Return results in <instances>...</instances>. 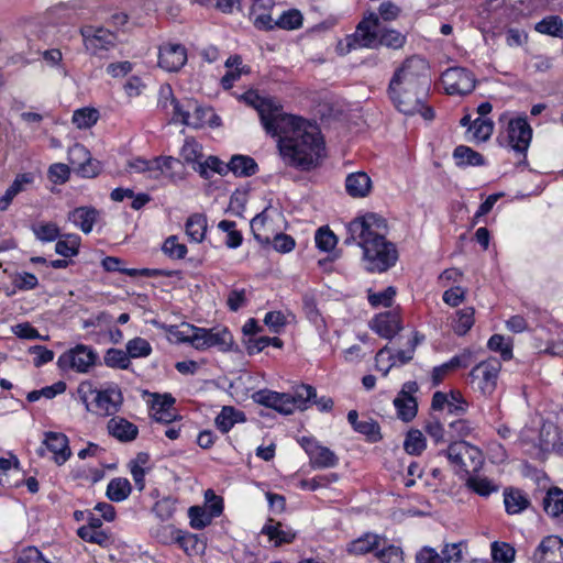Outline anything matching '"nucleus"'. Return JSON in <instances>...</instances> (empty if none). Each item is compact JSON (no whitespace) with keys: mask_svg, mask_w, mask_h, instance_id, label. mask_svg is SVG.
<instances>
[{"mask_svg":"<svg viewBox=\"0 0 563 563\" xmlns=\"http://www.w3.org/2000/svg\"><path fill=\"white\" fill-rule=\"evenodd\" d=\"M255 108L265 131L278 139L280 155L288 164L303 169L316 166L323 151L319 128L301 118L285 113L271 99L256 97Z\"/></svg>","mask_w":563,"mask_h":563,"instance_id":"nucleus-1","label":"nucleus"},{"mask_svg":"<svg viewBox=\"0 0 563 563\" xmlns=\"http://www.w3.org/2000/svg\"><path fill=\"white\" fill-rule=\"evenodd\" d=\"M379 16L372 12L365 16L357 25L354 34L349 37V47L374 48L377 45H384L389 48H401L406 43V36L396 30H386L382 34L378 31Z\"/></svg>","mask_w":563,"mask_h":563,"instance_id":"nucleus-2","label":"nucleus"},{"mask_svg":"<svg viewBox=\"0 0 563 563\" xmlns=\"http://www.w3.org/2000/svg\"><path fill=\"white\" fill-rule=\"evenodd\" d=\"M350 236L346 243L354 242L357 246H394L387 240L388 225L386 220L376 213H366L350 222Z\"/></svg>","mask_w":563,"mask_h":563,"instance_id":"nucleus-3","label":"nucleus"},{"mask_svg":"<svg viewBox=\"0 0 563 563\" xmlns=\"http://www.w3.org/2000/svg\"><path fill=\"white\" fill-rule=\"evenodd\" d=\"M430 82L428 62L420 56L407 58L394 73L388 89L407 88L427 92Z\"/></svg>","mask_w":563,"mask_h":563,"instance_id":"nucleus-4","label":"nucleus"},{"mask_svg":"<svg viewBox=\"0 0 563 563\" xmlns=\"http://www.w3.org/2000/svg\"><path fill=\"white\" fill-rule=\"evenodd\" d=\"M78 394L82 402L86 405L87 410H90L88 396L95 394L93 411L103 417L117 413L123 402L122 393L117 386L109 387L104 390H97L92 388L90 383L84 382L78 387Z\"/></svg>","mask_w":563,"mask_h":563,"instance_id":"nucleus-5","label":"nucleus"},{"mask_svg":"<svg viewBox=\"0 0 563 563\" xmlns=\"http://www.w3.org/2000/svg\"><path fill=\"white\" fill-rule=\"evenodd\" d=\"M426 93L407 88L388 89V96L398 111L406 115L420 113L426 120H432L434 117L433 110L423 106Z\"/></svg>","mask_w":563,"mask_h":563,"instance_id":"nucleus-6","label":"nucleus"},{"mask_svg":"<svg viewBox=\"0 0 563 563\" xmlns=\"http://www.w3.org/2000/svg\"><path fill=\"white\" fill-rule=\"evenodd\" d=\"M162 96H172V89L169 86L163 87L161 90ZM170 106L173 108V121L180 122L184 125L200 129L203 128L212 115L211 111L203 109L195 103L188 102L186 107L179 104L175 99H170Z\"/></svg>","mask_w":563,"mask_h":563,"instance_id":"nucleus-7","label":"nucleus"},{"mask_svg":"<svg viewBox=\"0 0 563 563\" xmlns=\"http://www.w3.org/2000/svg\"><path fill=\"white\" fill-rule=\"evenodd\" d=\"M195 331L196 335L192 336V347L198 351L217 347L221 352H229L233 347L234 339L227 327L199 328Z\"/></svg>","mask_w":563,"mask_h":563,"instance_id":"nucleus-8","label":"nucleus"},{"mask_svg":"<svg viewBox=\"0 0 563 563\" xmlns=\"http://www.w3.org/2000/svg\"><path fill=\"white\" fill-rule=\"evenodd\" d=\"M500 369L501 362L496 357H490L472 368L471 382L484 396H489L497 387Z\"/></svg>","mask_w":563,"mask_h":563,"instance_id":"nucleus-9","label":"nucleus"},{"mask_svg":"<svg viewBox=\"0 0 563 563\" xmlns=\"http://www.w3.org/2000/svg\"><path fill=\"white\" fill-rule=\"evenodd\" d=\"M98 353L88 345L77 344L63 353L57 361L60 369H74L78 373H88L97 364Z\"/></svg>","mask_w":563,"mask_h":563,"instance_id":"nucleus-10","label":"nucleus"},{"mask_svg":"<svg viewBox=\"0 0 563 563\" xmlns=\"http://www.w3.org/2000/svg\"><path fill=\"white\" fill-rule=\"evenodd\" d=\"M268 219L267 209L252 219L251 229L256 241L261 244H274V246H295V240L289 235L275 232Z\"/></svg>","mask_w":563,"mask_h":563,"instance_id":"nucleus-11","label":"nucleus"},{"mask_svg":"<svg viewBox=\"0 0 563 563\" xmlns=\"http://www.w3.org/2000/svg\"><path fill=\"white\" fill-rule=\"evenodd\" d=\"M444 90L448 95L464 96L471 93L475 88L474 75L462 67L446 69L441 77Z\"/></svg>","mask_w":563,"mask_h":563,"instance_id":"nucleus-12","label":"nucleus"},{"mask_svg":"<svg viewBox=\"0 0 563 563\" xmlns=\"http://www.w3.org/2000/svg\"><path fill=\"white\" fill-rule=\"evenodd\" d=\"M79 33L86 51L93 55L111 49L117 42L115 34L103 27L85 25L80 27Z\"/></svg>","mask_w":563,"mask_h":563,"instance_id":"nucleus-13","label":"nucleus"},{"mask_svg":"<svg viewBox=\"0 0 563 563\" xmlns=\"http://www.w3.org/2000/svg\"><path fill=\"white\" fill-rule=\"evenodd\" d=\"M419 390L416 382H406L394 399L397 417L404 422H410L418 412V401L415 394Z\"/></svg>","mask_w":563,"mask_h":563,"instance_id":"nucleus-14","label":"nucleus"},{"mask_svg":"<svg viewBox=\"0 0 563 563\" xmlns=\"http://www.w3.org/2000/svg\"><path fill=\"white\" fill-rule=\"evenodd\" d=\"M68 162L82 177L91 178L100 173V163L91 158L89 151L81 144H74L68 151Z\"/></svg>","mask_w":563,"mask_h":563,"instance_id":"nucleus-15","label":"nucleus"},{"mask_svg":"<svg viewBox=\"0 0 563 563\" xmlns=\"http://www.w3.org/2000/svg\"><path fill=\"white\" fill-rule=\"evenodd\" d=\"M187 62V48L179 43L167 42L158 48V66L165 71L175 73Z\"/></svg>","mask_w":563,"mask_h":563,"instance_id":"nucleus-16","label":"nucleus"},{"mask_svg":"<svg viewBox=\"0 0 563 563\" xmlns=\"http://www.w3.org/2000/svg\"><path fill=\"white\" fill-rule=\"evenodd\" d=\"M300 445L309 455L310 464L317 468L334 467L339 457L327 446L320 445L314 439L302 437Z\"/></svg>","mask_w":563,"mask_h":563,"instance_id":"nucleus-17","label":"nucleus"},{"mask_svg":"<svg viewBox=\"0 0 563 563\" xmlns=\"http://www.w3.org/2000/svg\"><path fill=\"white\" fill-rule=\"evenodd\" d=\"M363 251L365 268L371 273L386 272L398 260L397 249H363Z\"/></svg>","mask_w":563,"mask_h":563,"instance_id":"nucleus-18","label":"nucleus"},{"mask_svg":"<svg viewBox=\"0 0 563 563\" xmlns=\"http://www.w3.org/2000/svg\"><path fill=\"white\" fill-rule=\"evenodd\" d=\"M274 7L273 0H238V9L249 10V16L260 29H272L273 18L271 11Z\"/></svg>","mask_w":563,"mask_h":563,"instance_id":"nucleus-19","label":"nucleus"},{"mask_svg":"<svg viewBox=\"0 0 563 563\" xmlns=\"http://www.w3.org/2000/svg\"><path fill=\"white\" fill-rule=\"evenodd\" d=\"M533 563H563V540L558 536L542 539L532 555Z\"/></svg>","mask_w":563,"mask_h":563,"instance_id":"nucleus-20","label":"nucleus"},{"mask_svg":"<svg viewBox=\"0 0 563 563\" xmlns=\"http://www.w3.org/2000/svg\"><path fill=\"white\" fill-rule=\"evenodd\" d=\"M369 328L380 338L391 340L402 329L401 318L394 310L380 312L369 321Z\"/></svg>","mask_w":563,"mask_h":563,"instance_id":"nucleus-21","label":"nucleus"},{"mask_svg":"<svg viewBox=\"0 0 563 563\" xmlns=\"http://www.w3.org/2000/svg\"><path fill=\"white\" fill-rule=\"evenodd\" d=\"M532 139V129L525 118L512 119L508 123V140L512 150L525 153Z\"/></svg>","mask_w":563,"mask_h":563,"instance_id":"nucleus-22","label":"nucleus"},{"mask_svg":"<svg viewBox=\"0 0 563 563\" xmlns=\"http://www.w3.org/2000/svg\"><path fill=\"white\" fill-rule=\"evenodd\" d=\"M43 444L54 454V461L63 465L71 455L68 438L60 432H45Z\"/></svg>","mask_w":563,"mask_h":563,"instance_id":"nucleus-23","label":"nucleus"},{"mask_svg":"<svg viewBox=\"0 0 563 563\" xmlns=\"http://www.w3.org/2000/svg\"><path fill=\"white\" fill-rule=\"evenodd\" d=\"M33 231L42 242H52L59 238L56 246H79L80 244V238L76 234L59 235V230L54 223L40 224Z\"/></svg>","mask_w":563,"mask_h":563,"instance_id":"nucleus-24","label":"nucleus"},{"mask_svg":"<svg viewBox=\"0 0 563 563\" xmlns=\"http://www.w3.org/2000/svg\"><path fill=\"white\" fill-rule=\"evenodd\" d=\"M466 453H475L476 457L479 459V450L465 441L452 442L446 450L440 452V454H444L452 464L457 465L461 471L468 474L471 471L464 461Z\"/></svg>","mask_w":563,"mask_h":563,"instance_id":"nucleus-25","label":"nucleus"},{"mask_svg":"<svg viewBox=\"0 0 563 563\" xmlns=\"http://www.w3.org/2000/svg\"><path fill=\"white\" fill-rule=\"evenodd\" d=\"M34 179L33 173L18 174L4 195L0 197V211L8 210L13 199L19 194L26 191L33 185Z\"/></svg>","mask_w":563,"mask_h":563,"instance_id":"nucleus-26","label":"nucleus"},{"mask_svg":"<svg viewBox=\"0 0 563 563\" xmlns=\"http://www.w3.org/2000/svg\"><path fill=\"white\" fill-rule=\"evenodd\" d=\"M107 429L110 435L120 442H131L136 439L139 428L122 417H113L108 421Z\"/></svg>","mask_w":563,"mask_h":563,"instance_id":"nucleus-27","label":"nucleus"},{"mask_svg":"<svg viewBox=\"0 0 563 563\" xmlns=\"http://www.w3.org/2000/svg\"><path fill=\"white\" fill-rule=\"evenodd\" d=\"M472 358V352L464 350L460 355L453 356L449 362L435 366L432 371L433 385H439L451 371L466 368Z\"/></svg>","mask_w":563,"mask_h":563,"instance_id":"nucleus-28","label":"nucleus"},{"mask_svg":"<svg viewBox=\"0 0 563 563\" xmlns=\"http://www.w3.org/2000/svg\"><path fill=\"white\" fill-rule=\"evenodd\" d=\"M345 189L353 198L367 197L372 190L371 177L364 172L352 173L345 179Z\"/></svg>","mask_w":563,"mask_h":563,"instance_id":"nucleus-29","label":"nucleus"},{"mask_svg":"<svg viewBox=\"0 0 563 563\" xmlns=\"http://www.w3.org/2000/svg\"><path fill=\"white\" fill-rule=\"evenodd\" d=\"M543 511L553 519H563V489L550 487L542 498Z\"/></svg>","mask_w":563,"mask_h":563,"instance_id":"nucleus-30","label":"nucleus"},{"mask_svg":"<svg viewBox=\"0 0 563 563\" xmlns=\"http://www.w3.org/2000/svg\"><path fill=\"white\" fill-rule=\"evenodd\" d=\"M504 504L508 515H517L530 507V500L519 488L507 487L504 490Z\"/></svg>","mask_w":563,"mask_h":563,"instance_id":"nucleus-31","label":"nucleus"},{"mask_svg":"<svg viewBox=\"0 0 563 563\" xmlns=\"http://www.w3.org/2000/svg\"><path fill=\"white\" fill-rule=\"evenodd\" d=\"M157 162V172L156 177L154 179H159L162 177L168 178L172 181H176L183 178V163L173 157V156H161L156 157Z\"/></svg>","mask_w":563,"mask_h":563,"instance_id":"nucleus-32","label":"nucleus"},{"mask_svg":"<svg viewBox=\"0 0 563 563\" xmlns=\"http://www.w3.org/2000/svg\"><path fill=\"white\" fill-rule=\"evenodd\" d=\"M424 336L419 332H415L412 339L407 342V349L398 350L395 354H389L390 364L385 368L384 376H387L389 369L396 365H405L409 363L415 355L416 347L423 341Z\"/></svg>","mask_w":563,"mask_h":563,"instance_id":"nucleus-33","label":"nucleus"},{"mask_svg":"<svg viewBox=\"0 0 563 563\" xmlns=\"http://www.w3.org/2000/svg\"><path fill=\"white\" fill-rule=\"evenodd\" d=\"M97 218L98 211L95 208L89 207L76 208L68 214V220L76 227H79L86 234L91 232Z\"/></svg>","mask_w":563,"mask_h":563,"instance_id":"nucleus-34","label":"nucleus"},{"mask_svg":"<svg viewBox=\"0 0 563 563\" xmlns=\"http://www.w3.org/2000/svg\"><path fill=\"white\" fill-rule=\"evenodd\" d=\"M382 540L377 534L365 533L356 540H353L347 544L346 551L354 555H363L369 552H376L382 545Z\"/></svg>","mask_w":563,"mask_h":563,"instance_id":"nucleus-35","label":"nucleus"},{"mask_svg":"<svg viewBox=\"0 0 563 563\" xmlns=\"http://www.w3.org/2000/svg\"><path fill=\"white\" fill-rule=\"evenodd\" d=\"M207 231V218L201 213L191 214L185 224V233L189 243H201Z\"/></svg>","mask_w":563,"mask_h":563,"instance_id":"nucleus-36","label":"nucleus"},{"mask_svg":"<svg viewBox=\"0 0 563 563\" xmlns=\"http://www.w3.org/2000/svg\"><path fill=\"white\" fill-rule=\"evenodd\" d=\"M273 522L274 520L269 519L268 522L263 527L262 533L267 536L269 540L275 541V547L288 544L295 540L296 532L290 529L283 530L280 522H276V525H273Z\"/></svg>","mask_w":563,"mask_h":563,"instance_id":"nucleus-37","label":"nucleus"},{"mask_svg":"<svg viewBox=\"0 0 563 563\" xmlns=\"http://www.w3.org/2000/svg\"><path fill=\"white\" fill-rule=\"evenodd\" d=\"M240 421H245V415L231 406H224L216 418V426L222 432L227 433Z\"/></svg>","mask_w":563,"mask_h":563,"instance_id":"nucleus-38","label":"nucleus"},{"mask_svg":"<svg viewBox=\"0 0 563 563\" xmlns=\"http://www.w3.org/2000/svg\"><path fill=\"white\" fill-rule=\"evenodd\" d=\"M132 486L126 478L117 477L109 482L107 487V497L115 503L122 501L129 497Z\"/></svg>","mask_w":563,"mask_h":563,"instance_id":"nucleus-39","label":"nucleus"},{"mask_svg":"<svg viewBox=\"0 0 563 563\" xmlns=\"http://www.w3.org/2000/svg\"><path fill=\"white\" fill-rule=\"evenodd\" d=\"M227 167L236 176H251L257 169L253 158L242 155L233 156Z\"/></svg>","mask_w":563,"mask_h":563,"instance_id":"nucleus-40","label":"nucleus"},{"mask_svg":"<svg viewBox=\"0 0 563 563\" xmlns=\"http://www.w3.org/2000/svg\"><path fill=\"white\" fill-rule=\"evenodd\" d=\"M466 487L482 497H488L498 492L499 486L487 477L468 476L465 483Z\"/></svg>","mask_w":563,"mask_h":563,"instance_id":"nucleus-41","label":"nucleus"},{"mask_svg":"<svg viewBox=\"0 0 563 563\" xmlns=\"http://www.w3.org/2000/svg\"><path fill=\"white\" fill-rule=\"evenodd\" d=\"M534 29L541 34L563 38V21L558 15L544 18L536 24Z\"/></svg>","mask_w":563,"mask_h":563,"instance_id":"nucleus-42","label":"nucleus"},{"mask_svg":"<svg viewBox=\"0 0 563 563\" xmlns=\"http://www.w3.org/2000/svg\"><path fill=\"white\" fill-rule=\"evenodd\" d=\"M487 346L490 351L499 353L504 361L512 358V339L510 338L506 339L501 334H494L489 338Z\"/></svg>","mask_w":563,"mask_h":563,"instance_id":"nucleus-43","label":"nucleus"},{"mask_svg":"<svg viewBox=\"0 0 563 563\" xmlns=\"http://www.w3.org/2000/svg\"><path fill=\"white\" fill-rule=\"evenodd\" d=\"M404 449L408 454L420 455L426 449V438L422 432L418 429H411L408 431Z\"/></svg>","mask_w":563,"mask_h":563,"instance_id":"nucleus-44","label":"nucleus"},{"mask_svg":"<svg viewBox=\"0 0 563 563\" xmlns=\"http://www.w3.org/2000/svg\"><path fill=\"white\" fill-rule=\"evenodd\" d=\"M99 113L92 108H81L74 112L71 122L77 129H89L97 123Z\"/></svg>","mask_w":563,"mask_h":563,"instance_id":"nucleus-45","label":"nucleus"},{"mask_svg":"<svg viewBox=\"0 0 563 563\" xmlns=\"http://www.w3.org/2000/svg\"><path fill=\"white\" fill-rule=\"evenodd\" d=\"M492 558L496 563H512L516 550L509 543L494 541L490 545Z\"/></svg>","mask_w":563,"mask_h":563,"instance_id":"nucleus-46","label":"nucleus"},{"mask_svg":"<svg viewBox=\"0 0 563 563\" xmlns=\"http://www.w3.org/2000/svg\"><path fill=\"white\" fill-rule=\"evenodd\" d=\"M103 361L111 368L128 369L131 365L128 352L113 347L107 350Z\"/></svg>","mask_w":563,"mask_h":563,"instance_id":"nucleus-47","label":"nucleus"},{"mask_svg":"<svg viewBox=\"0 0 563 563\" xmlns=\"http://www.w3.org/2000/svg\"><path fill=\"white\" fill-rule=\"evenodd\" d=\"M473 307H466L456 312L457 319L453 325V330L457 335H465L474 324Z\"/></svg>","mask_w":563,"mask_h":563,"instance_id":"nucleus-48","label":"nucleus"},{"mask_svg":"<svg viewBox=\"0 0 563 563\" xmlns=\"http://www.w3.org/2000/svg\"><path fill=\"white\" fill-rule=\"evenodd\" d=\"M316 398V388L311 385H300L295 389L291 399H294L295 409L305 410L308 408V404Z\"/></svg>","mask_w":563,"mask_h":563,"instance_id":"nucleus-49","label":"nucleus"},{"mask_svg":"<svg viewBox=\"0 0 563 563\" xmlns=\"http://www.w3.org/2000/svg\"><path fill=\"white\" fill-rule=\"evenodd\" d=\"M180 156L187 164H192L194 167H199L200 159L202 158L201 146L195 140H186Z\"/></svg>","mask_w":563,"mask_h":563,"instance_id":"nucleus-50","label":"nucleus"},{"mask_svg":"<svg viewBox=\"0 0 563 563\" xmlns=\"http://www.w3.org/2000/svg\"><path fill=\"white\" fill-rule=\"evenodd\" d=\"M268 345L282 349L284 346V342L277 336L249 338L246 342V350L249 354H254L262 352Z\"/></svg>","mask_w":563,"mask_h":563,"instance_id":"nucleus-51","label":"nucleus"},{"mask_svg":"<svg viewBox=\"0 0 563 563\" xmlns=\"http://www.w3.org/2000/svg\"><path fill=\"white\" fill-rule=\"evenodd\" d=\"M383 548L377 549L375 552V556L382 562V563H402L404 562V552L401 548L396 545H388L386 547V540L383 539Z\"/></svg>","mask_w":563,"mask_h":563,"instance_id":"nucleus-52","label":"nucleus"},{"mask_svg":"<svg viewBox=\"0 0 563 563\" xmlns=\"http://www.w3.org/2000/svg\"><path fill=\"white\" fill-rule=\"evenodd\" d=\"M493 128L494 124L489 119L478 118L470 126V132L477 142H485L490 137Z\"/></svg>","mask_w":563,"mask_h":563,"instance_id":"nucleus-53","label":"nucleus"},{"mask_svg":"<svg viewBox=\"0 0 563 563\" xmlns=\"http://www.w3.org/2000/svg\"><path fill=\"white\" fill-rule=\"evenodd\" d=\"M188 517L190 526L194 529L201 530L212 522V517L207 512V509L200 506H191L188 509Z\"/></svg>","mask_w":563,"mask_h":563,"instance_id":"nucleus-54","label":"nucleus"},{"mask_svg":"<svg viewBox=\"0 0 563 563\" xmlns=\"http://www.w3.org/2000/svg\"><path fill=\"white\" fill-rule=\"evenodd\" d=\"M302 309L305 311L306 317L309 321L314 323L316 325L324 324V319L322 318L316 302V298L311 294H305L302 297Z\"/></svg>","mask_w":563,"mask_h":563,"instance_id":"nucleus-55","label":"nucleus"},{"mask_svg":"<svg viewBox=\"0 0 563 563\" xmlns=\"http://www.w3.org/2000/svg\"><path fill=\"white\" fill-rule=\"evenodd\" d=\"M453 156L457 161V164H468L473 166L483 164L482 155L467 146H457L454 150Z\"/></svg>","mask_w":563,"mask_h":563,"instance_id":"nucleus-56","label":"nucleus"},{"mask_svg":"<svg viewBox=\"0 0 563 563\" xmlns=\"http://www.w3.org/2000/svg\"><path fill=\"white\" fill-rule=\"evenodd\" d=\"M129 358L146 357L151 354V344L143 338H134L126 343Z\"/></svg>","mask_w":563,"mask_h":563,"instance_id":"nucleus-57","label":"nucleus"},{"mask_svg":"<svg viewBox=\"0 0 563 563\" xmlns=\"http://www.w3.org/2000/svg\"><path fill=\"white\" fill-rule=\"evenodd\" d=\"M302 23V15L297 10H290L284 12L279 15V18L275 21L274 25H277L284 30H295L298 29Z\"/></svg>","mask_w":563,"mask_h":563,"instance_id":"nucleus-58","label":"nucleus"},{"mask_svg":"<svg viewBox=\"0 0 563 563\" xmlns=\"http://www.w3.org/2000/svg\"><path fill=\"white\" fill-rule=\"evenodd\" d=\"M176 510V500L172 497H164L156 501L153 507V512L162 521L169 520Z\"/></svg>","mask_w":563,"mask_h":563,"instance_id":"nucleus-59","label":"nucleus"},{"mask_svg":"<svg viewBox=\"0 0 563 563\" xmlns=\"http://www.w3.org/2000/svg\"><path fill=\"white\" fill-rule=\"evenodd\" d=\"M354 431L365 435L371 442H377L382 440L380 427L373 419L360 421Z\"/></svg>","mask_w":563,"mask_h":563,"instance_id":"nucleus-60","label":"nucleus"},{"mask_svg":"<svg viewBox=\"0 0 563 563\" xmlns=\"http://www.w3.org/2000/svg\"><path fill=\"white\" fill-rule=\"evenodd\" d=\"M129 168L136 172V173H143L145 174L148 178H152L154 179V177H156V172H157V162L154 159H151V161H145V159H142V158H134L132 161L129 162Z\"/></svg>","mask_w":563,"mask_h":563,"instance_id":"nucleus-61","label":"nucleus"},{"mask_svg":"<svg viewBox=\"0 0 563 563\" xmlns=\"http://www.w3.org/2000/svg\"><path fill=\"white\" fill-rule=\"evenodd\" d=\"M396 296V288L393 286L387 287L385 290L380 292H371L368 294V302L373 307L384 306L390 307L393 305L394 297Z\"/></svg>","mask_w":563,"mask_h":563,"instance_id":"nucleus-62","label":"nucleus"},{"mask_svg":"<svg viewBox=\"0 0 563 563\" xmlns=\"http://www.w3.org/2000/svg\"><path fill=\"white\" fill-rule=\"evenodd\" d=\"M77 534L84 541L90 542V543H96L99 545H104L109 540V537L104 531L97 530V529L80 527L77 531Z\"/></svg>","mask_w":563,"mask_h":563,"instance_id":"nucleus-63","label":"nucleus"},{"mask_svg":"<svg viewBox=\"0 0 563 563\" xmlns=\"http://www.w3.org/2000/svg\"><path fill=\"white\" fill-rule=\"evenodd\" d=\"M444 561L445 559H442L441 554L431 547H423L415 556V563H444Z\"/></svg>","mask_w":563,"mask_h":563,"instance_id":"nucleus-64","label":"nucleus"}]
</instances>
